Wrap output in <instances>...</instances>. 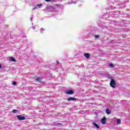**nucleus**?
I'll return each instance as SVG.
<instances>
[{
  "label": "nucleus",
  "mask_w": 130,
  "mask_h": 130,
  "mask_svg": "<svg viewBox=\"0 0 130 130\" xmlns=\"http://www.w3.org/2000/svg\"><path fill=\"white\" fill-rule=\"evenodd\" d=\"M36 81H37V82H40H40H41V81H42V80H41V78L37 77L36 79Z\"/></svg>",
  "instance_id": "9d476101"
},
{
  "label": "nucleus",
  "mask_w": 130,
  "mask_h": 130,
  "mask_svg": "<svg viewBox=\"0 0 130 130\" xmlns=\"http://www.w3.org/2000/svg\"><path fill=\"white\" fill-rule=\"evenodd\" d=\"M121 122V121H120V119H118L117 120V124H120Z\"/></svg>",
  "instance_id": "9b49d317"
},
{
  "label": "nucleus",
  "mask_w": 130,
  "mask_h": 130,
  "mask_svg": "<svg viewBox=\"0 0 130 130\" xmlns=\"http://www.w3.org/2000/svg\"><path fill=\"white\" fill-rule=\"evenodd\" d=\"M50 1H51V0H45V1L47 2V3L50 2Z\"/></svg>",
  "instance_id": "a211bd4d"
},
{
  "label": "nucleus",
  "mask_w": 130,
  "mask_h": 130,
  "mask_svg": "<svg viewBox=\"0 0 130 130\" xmlns=\"http://www.w3.org/2000/svg\"><path fill=\"white\" fill-rule=\"evenodd\" d=\"M106 112L107 114H110V113H111V112H110V110H109V109H107L106 110Z\"/></svg>",
  "instance_id": "1a4fd4ad"
},
{
  "label": "nucleus",
  "mask_w": 130,
  "mask_h": 130,
  "mask_svg": "<svg viewBox=\"0 0 130 130\" xmlns=\"http://www.w3.org/2000/svg\"><path fill=\"white\" fill-rule=\"evenodd\" d=\"M36 9H37V7H35L34 8V10H36Z\"/></svg>",
  "instance_id": "6ab92c4d"
},
{
  "label": "nucleus",
  "mask_w": 130,
  "mask_h": 130,
  "mask_svg": "<svg viewBox=\"0 0 130 130\" xmlns=\"http://www.w3.org/2000/svg\"><path fill=\"white\" fill-rule=\"evenodd\" d=\"M93 125H94V126H95V127H96V128H100V127L99 126V125H98V124H97V123H96L95 122H93Z\"/></svg>",
  "instance_id": "0eeeda50"
},
{
  "label": "nucleus",
  "mask_w": 130,
  "mask_h": 130,
  "mask_svg": "<svg viewBox=\"0 0 130 130\" xmlns=\"http://www.w3.org/2000/svg\"><path fill=\"white\" fill-rule=\"evenodd\" d=\"M95 38H99L100 36H99V35H95Z\"/></svg>",
  "instance_id": "dca6fc26"
},
{
  "label": "nucleus",
  "mask_w": 130,
  "mask_h": 130,
  "mask_svg": "<svg viewBox=\"0 0 130 130\" xmlns=\"http://www.w3.org/2000/svg\"><path fill=\"white\" fill-rule=\"evenodd\" d=\"M84 56H85V57H86V58H90V54L85 53V54H84Z\"/></svg>",
  "instance_id": "6e6552de"
},
{
  "label": "nucleus",
  "mask_w": 130,
  "mask_h": 130,
  "mask_svg": "<svg viewBox=\"0 0 130 130\" xmlns=\"http://www.w3.org/2000/svg\"><path fill=\"white\" fill-rule=\"evenodd\" d=\"M9 59L10 61H14V62H16V59H15L13 57H10Z\"/></svg>",
  "instance_id": "423d86ee"
},
{
  "label": "nucleus",
  "mask_w": 130,
  "mask_h": 130,
  "mask_svg": "<svg viewBox=\"0 0 130 130\" xmlns=\"http://www.w3.org/2000/svg\"><path fill=\"white\" fill-rule=\"evenodd\" d=\"M17 119H18V120H24V119H25V117L22 116L21 115H17Z\"/></svg>",
  "instance_id": "7ed1b4c3"
},
{
  "label": "nucleus",
  "mask_w": 130,
  "mask_h": 130,
  "mask_svg": "<svg viewBox=\"0 0 130 130\" xmlns=\"http://www.w3.org/2000/svg\"><path fill=\"white\" fill-rule=\"evenodd\" d=\"M12 112L13 113H17V112H18V110H13Z\"/></svg>",
  "instance_id": "f8f14e48"
},
{
  "label": "nucleus",
  "mask_w": 130,
  "mask_h": 130,
  "mask_svg": "<svg viewBox=\"0 0 130 130\" xmlns=\"http://www.w3.org/2000/svg\"><path fill=\"white\" fill-rule=\"evenodd\" d=\"M37 7H41L42 6V4H38L37 5Z\"/></svg>",
  "instance_id": "2eb2a0df"
},
{
  "label": "nucleus",
  "mask_w": 130,
  "mask_h": 130,
  "mask_svg": "<svg viewBox=\"0 0 130 130\" xmlns=\"http://www.w3.org/2000/svg\"><path fill=\"white\" fill-rule=\"evenodd\" d=\"M66 94H68V95H72L75 93L74 92V90L72 89H69L68 91L66 92Z\"/></svg>",
  "instance_id": "f03ea898"
},
{
  "label": "nucleus",
  "mask_w": 130,
  "mask_h": 130,
  "mask_svg": "<svg viewBox=\"0 0 130 130\" xmlns=\"http://www.w3.org/2000/svg\"><path fill=\"white\" fill-rule=\"evenodd\" d=\"M109 66L110 67H113V64H112V63L110 64Z\"/></svg>",
  "instance_id": "f3484780"
},
{
  "label": "nucleus",
  "mask_w": 130,
  "mask_h": 130,
  "mask_svg": "<svg viewBox=\"0 0 130 130\" xmlns=\"http://www.w3.org/2000/svg\"><path fill=\"white\" fill-rule=\"evenodd\" d=\"M12 84L14 85V86H16V85H17V82L15 81H14Z\"/></svg>",
  "instance_id": "4468645a"
},
{
  "label": "nucleus",
  "mask_w": 130,
  "mask_h": 130,
  "mask_svg": "<svg viewBox=\"0 0 130 130\" xmlns=\"http://www.w3.org/2000/svg\"><path fill=\"white\" fill-rule=\"evenodd\" d=\"M101 122L102 124H105V123H106V117H103V118L101 120Z\"/></svg>",
  "instance_id": "20e7f679"
},
{
  "label": "nucleus",
  "mask_w": 130,
  "mask_h": 130,
  "mask_svg": "<svg viewBox=\"0 0 130 130\" xmlns=\"http://www.w3.org/2000/svg\"><path fill=\"white\" fill-rule=\"evenodd\" d=\"M57 63L58 64L59 63V62L58 61H56Z\"/></svg>",
  "instance_id": "aec40b11"
},
{
  "label": "nucleus",
  "mask_w": 130,
  "mask_h": 130,
  "mask_svg": "<svg viewBox=\"0 0 130 130\" xmlns=\"http://www.w3.org/2000/svg\"><path fill=\"white\" fill-rule=\"evenodd\" d=\"M0 69H2V64H0Z\"/></svg>",
  "instance_id": "412c9836"
},
{
  "label": "nucleus",
  "mask_w": 130,
  "mask_h": 130,
  "mask_svg": "<svg viewBox=\"0 0 130 130\" xmlns=\"http://www.w3.org/2000/svg\"><path fill=\"white\" fill-rule=\"evenodd\" d=\"M44 31H45V29H44V28H41V33H43Z\"/></svg>",
  "instance_id": "ddd939ff"
},
{
  "label": "nucleus",
  "mask_w": 130,
  "mask_h": 130,
  "mask_svg": "<svg viewBox=\"0 0 130 130\" xmlns=\"http://www.w3.org/2000/svg\"><path fill=\"white\" fill-rule=\"evenodd\" d=\"M110 85L112 88H115V85H116V83H115V80L114 79H111V82L110 83Z\"/></svg>",
  "instance_id": "f257e3e1"
},
{
  "label": "nucleus",
  "mask_w": 130,
  "mask_h": 130,
  "mask_svg": "<svg viewBox=\"0 0 130 130\" xmlns=\"http://www.w3.org/2000/svg\"><path fill=\"white\" fill-rule=\"evenodd\" d=\"M76 100H77V99H76L75 98H69L68 99V101H76Z\"/></svg>",
  "instance_id": "39448f33"
}]
</instances>
